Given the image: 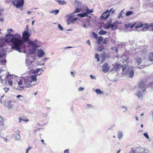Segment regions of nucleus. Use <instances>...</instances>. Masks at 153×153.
<instances>
[{
	"mask_svg": "<svg viewBox=\"0 0 153 153\" xmlns=\"http://www.w3.org/2000/svg\"><path fill=\"white\" fill-rule=\"evenodd\" d=\"M37 75H33L30 76H27L23 78L24 85L25 87L30 88L33 85L32 84L33 82L37 81Z\"/></svg>",
	"mask_w": 153,
	"mask_h": 153,
	"instance_id": "obj_2",
	"label": "nucleus"
},
{
	"mask_svg": "<svg viewBox=\"0 0 153 153\" xmlns=\"http://www.w3.org/2000/svg\"><path fill=\"white\" fill-rule=\"evenodd\" d=\"M31 149V148L30 147H28V149H27L28 150L30 149Z\"/></svg>",
	"mask_w": 153,
	"mask_h": 153,
	"instance_id": "obj_61",
	"label": "nucleus"
},
{
	"mask_svg": "<svg viewBox=\"0 0 153 153\" xmlns=\"http://www.w3.org/2000/svg\"><path fill=\"white\" fill-rule=\"evenodd\" d=\"M41 70V69H40V68H37L35 71L34 73H35V74H37L39 71H40Z\"/></svg>",
	"mask_w": 153,
	"mask_h": 153,
	"instance_id": "obj_39",
	"label": "nucleus"
},
{
	"mask_svg": "<svg viewBox=\"0 0 153 153\" xmlns=\"http://www.w3.org/2000/svg\"><path fill=\"white\" fill-rule=\"evenodd\" d=\"M16 37H14V35L12 34H7L5 37V41L8 43H11L12 46L11 49L16 50L19 52H25L26 46L24 44V42L29 39L31 35L27 31H24L22 33V39H20V34L16 33L15 34Z\"/></svg>",
	"mask_w": 153,
	"mask_h": 153,
	"instance_id": "obj_1",
	"label": "nucleus"
},
{
	"mask_svg": "<svg viewBox=\"0 0 153 153\" xmlns=\"http://www.w3.org/2000/svg\"><path fill=\"white\" fill-rule=\"evenodd\" d=\"M71 74L73 76V77L74 76V73H73V72L72 71L71 72Z\"/></svg>",
	"mask_w": 153,
	"mask_h": 153,
	"instance_id": "obj_53",
	"label": "nucleus"
},
{
	"mask_svg": "<svg viewBox=\"0 0 153 153\" xmlns=\"http://www.w3.org/2000/svg\"><path fill=\"white\" fill-rule=\"evenodd\" d=\"M4 90L5 92H7L9 90V88H6L5 87L4 88Z\"/></svg>",
	"mask_w": 153,
	"mask_h": 153,
	"instance_id": "obj_43",
	"label": "nucleus"
},
{
	"mask_svg": "<svg viewBox=\"0 0 153 153\" xmlns=\"http://www.w3.org/2000/svg\"><path fill=\"white\" fill-rule=\"evenodd\" d=\"M148 85L149 87H153V82H150Z\"/></svg>",
	"mask_w": 153,
	"mask_h": 153,
	"instance_id": "obj_44",
	"label": "nucleus"
},
{
	"mask_svg": "<svg viewBox=\"0 0 153 153\" xmlns=\"http://www.w3.org/2000/svg\"><path fill=\"white\" fill-rule=\"evenodd\" d=\"M39 42L36 40H35L34 42H33L31 41H30L29 42V45L31 46L32 47L34 48L35 49H33L32 52L30 51L31 53H34L36 52L35 49L37 48L40 47L39 43H38Z\"/></svg>",
	"mask_w": 153,
	"mask_h": 153,
	"instance_id": "obj_4",
	"label": "nucleus"
},
{
	"mask_svg": "<svg viewBox=\"0 0 153 153\" xmlns=\"http://www.w3.org/2000/svg\"><path fill=\"white\" fill-rule=\"evenodd\" d=\"M80 10H81L79 8H77L75 10L74 12V13H76L79 12H80Z\"/></svg>",
	"mask_w": 153,
	"mask_h": 153,
	"instance_id": "obj_33",
	"label": "nucleus"
},
{
	"mask_svg": "<svg viewBox=\"0 0 153 153\" xmlns=\"http://www.w3.org/2000/svg\"><path fill=\"white\" fill-rule=\"evenodd\" d=\"M95 57L97 59V61L98 62H99L100 61V59L99 58V56L98 54L96 53L95 55Z\"/></svg>",
	"mask_w": 153,
	"mask_h": 153,
	"instance_id": "obj_30",
	"label": "nucleus"
},
{
	"mask_svg": "<svg viewBox=\"0 0 153 153\" xmlns=\"http://www.w3.org/2000/svg\"><path fill=\"white\" fill-rule=\"evenodd\" d=\"M23 80L22 79L19 80V81L18 82V84L19 85V86L18 87V89L19 90H22L24 89L25 87L24 85H23L22 86H21V85H22L23 84Z\"/></svg>",
	"mask_w": 153,
	"mask_h": 153,
	"instance_id": "obj_10",
	"label": "nucleus"
},
{
	"mask_svg": "<svg viewBox=\"0 0 153 153\" xmlns=\"http://www.w3.org/2000/svg\"><path fill=\"white\" fill-rule=\"evenodd\" d=\"M77 16L81 17H84L87 16V13L85 12L83 13H80L77 15Z\"/></svg>",
	"mask_w": 153,
	"mask_h": 153,
	"instance_id": "obj_21",
	"label": "nucleus"
},
{
	"mask_svg": "<svg viewBox=\"0 0 153 153\" xmlns=\"http://www.w3.org/2000/svg\"><path fill=\"white\" fill-rule=\"evenodd\" d=\"M7 79H11L13 78V76H12L11 75H8L7 76Z\"/></svg>",
	"mask_w": 153,
	"mask_h": 153,
	"instance_id": "obj_40",
	"label": "nucleus"
},
{
	"mask_svg": "<svg viewBox=\"0 0 153 153\" xmlns=\"http://www.w3.org/2000/svg\"><path fill=\"white\" fill-rule=\"evenodd\" d=\"M41 142L43 144H45V143H44V141L43 139L41 140Z\"/></svg>",
	"mask_w": 153,
	"mask_h": 153,
	"instance_id": "obj_58",
	"label": "nucleus"
},
{
	"mask_svg": "<svg viewBox=\"0 0 153 153\" xmlns=\"http://www.w3.org/2000/svg\"><path fill=\"white\" fill-rule=\"evenodd\" d=\"M122 71L123 72H124V71L126 70V65H124L123 66L122 65Z\"/></svg>",
	"mask_w": 153,
	"mask_h": 153,
	"instance_id": "obj_36",
	"label": "nucleus"
},
{
	"mask_svg": "<svg viewBox=\"0 0 153 153\" xmlns=\"http://www.w3.org/2000/svg\"><path fill=\"white\" fill-rule=\"evenodd\" d=\"M150 27H151L152 30L153 31V22L150 24Z\"/></svg>",
	"mask_w": 153,
	"mask_h": 153,
	"instance_id": "obj_45",
	"label": "nucleus"
},
{
	"mask_svg": "<svg viewBox=\"0 0 153 153\" xmlns=\"http://www.w3.org/2000/svg\"><path fill=\"white\" fill-rule=\"evenodd\" d=\"M64 153H69L68 149H66L64 152Z\"/></svg>",
	"mask_w": 153,
	"mask_h": 153,
	"instance_id": "obj_50",
	"label": "nucleus"
},
{
	"mask_svg": "<svg viewBox=\"0 0 153 153\" xmlns=\"http://www.w3.org/2000/svg\"><path fill=\"white\" fill-rule=\"evenodd\" d=\"M122 133L121 132H119L118 135V137L119 139H120L122 137Z\"/></svg>",
	"mask_w": 153,
	"mask_h": 153,
	"instance_id": "obj_32",
	"label": "nucleus"
},
{
	"mask_svg": "<svg viewBox=\"0 0 153 153\" xmlns=\"http://www.w3.org/2000/svg\"><path fill=\"white\" fill-rule=\"evenodd\" d=\"M125 27L126 28H128L130 27V23L125 25Z\"/></svg>",
	"mask_w": 153,
	"mask_h": 153,
	"instance_id": "obj_47",
	"label": "nucleus"
},
{
	"mask_svg": "<svg viewBox=\"0 0 153 153\" xmlns=\"http://www.w3.org/2000/svg\"><path fill=\"white\" fill-rule=\"evenodd\" d=\"M97 39V43L98 45H100L102 41L103 40V38L101 36H100Z\"/></svg>",
	"mask_w": 153,
	"mask_h": 153,
	"instance_id": "obj_16",
	"label": "nucleus"
},
{
	"mask_svg": "<svg viewBox=\"0 0 153 153\" xmlns=\"http://www.w3.org/2000/svg\"><path fill=\"white\" fill-rule=\"evenodd\" d=\"M31 13V12L30 11H27V13L28 14H30V13Z\"/></svg>",
	"mask_w": 153,
	"mask_h": 153,
	"instance_id": "obj_59",
	"label": "nucleus"
},
{
	"mask_svg": "<svg viewBox=\"0 0 153 153\" xmlns=\"http://www.w3.org/2000/svg\"><path fill=\"white\" fill-rule=\"evenodd\" d=\"M119 65H118L117 64H115L114 66V68L116 70H118L119 69Z\"/></svg>",
	"mask_w": 153,
	"mask_h": 153,
	"instance_id": "obj_35",
	"label": "nucleus"
},
{
	"mask_svg": "<svg viewBox=\"0 0 153 153\" xmlns=\"http://www.w3.org/2000/svg\"><path fill=\"white\" fill-rule=\"evenodd\" d=\"M16 135H17V137H16V139L18 140L20 138V131L19 130H18L16 131Z\"/></svg>",
	"mask_w": 153,
	"mask_h": 153,
	"instance_id": "obj_23",
	"label": "nucleus"
},
{
	"mask_svg": "<svg viewBox=\"0 0 153 153\" xmlns=\"http://www.w3.org/2000/svg\"><path fill=\"white\" fill-rule=\"evenodd\" d=\"M143 134L145 137H146L147 139H149V136L148 134L147 133H144Z\"/></svg>",
	"mask_w": 153,
	"mask_h": 153,
	"instance_id": "obj_41",
	"label": "nucleus"
},
{
	"mask_svg": "<svg viewBox=\"0 0 153 153\" xmlns=\"http://www.w3.org/2000/svg\"><path fill=\"white\" fill-rule=\"evenodd\" d=\"M3 138L4 139V140L6 141V142H7V138H5V137H3Z\"/></svg>",
	"mask_w": 153,
	"mask_h": 153,
	"instance_id": "obj_55",
	"label": "nucleus"
},
{
	"mask_svg": "<svg viewBox=\"0 0 153 153\" xmlns=\"http://www.w3.org/2000/svg\"><path fill=\"white\" fill-rule=\"evenodd\" d=\"M59 12V10H53V11H52V13H54L56 14H58Z\"/></svg>",
	"mask_w": 153,
	"mask_h": 153,
	"instance_id": "obj_38",
	"label": "nucleus"
},
{
	"mask_svg": "<svg viewBox=\"0 0 153 153\" xmlns=\"http://www.w3.org/2000/svg\"><path fill=\"white\" fill-rule=\"evenodd\" d=\"M99 45L97 49L98 51L100 52L103 51L105 48L104 45L102 44Z\"/></svg>",
	"mask_w": 153,
	"mask_h": 153,
	"instance_id": "obj_15",
	"label": "nucleus"
},
{
	"mask_svg": "<svg viewBox=\"0 0 153 153\" xmlns=\"http://www.w3.org/2000/svg\"><path fill=\"white\" fill-rule=\"evenodd\" d=\"M135 28L136 29H137L138 28H141L143 26V24L140 22H135Z\"/></svg>",
	"mask_w": 153,
	"mask_h": 153,
	"instance_id": "obj_13",
	"label": "nucleus"
},
{
	"mask_svg": "<svg viewBox=\"0 0 153 153\" xmlns=\"http://www.w3.org/2000/svg\"><path fill=\"white\" fill-rule=\"evenodd\" d=\"M19 122L21 123L22 121L27 122L29 121V120L27 119L26 117L25 116H22L19 117Z\"/></svg>",
	"mask_w": 153,
	"mask_h": 153,
	"instance_id": "obj_11",
	"label": "nucleus"
},
{
	"mask_svg": "<svg viewBox=\"0 0 153 153\" xmlns=\"http://www.w3.org/2000/svg\"><path fill=\"white\" fill-rule=\"evenodd\" d=\"M12 2L16 8L22 7L24 5V0H12Z\"/></svg>",
	"mask_w": 153,
	"mask_h": 153,
	"instance_id": "obj_3",
	"label": "nucleus"
},
{
	"mask_svg": "<svg viewBox=\"0 0 153 153\" xmlns=\"http://www.w3.org/2000/svg\"><path fill=\"white\" fill-rule=\"evenodd\" d=\"M136 62L138 64H140L142 62V60L141 58L138 57L136 59Z\"/></svg>",
	"mask_w": 153,
	"mask_h": 153,
	"instance_id": "obj_20",
	"label": "nucleus"
},
{
	"mask_svg": "<svg viewBox=\"0 0 153 153\" xmlns=\"http://www.w3.org/2000/svg\"><path fill=\"white\" fill-rule=\"evenodd\" d=\"M124 108L125 109V111H126L127 110V108H126V107H123L122 108Z\"/></svg>",
	"mask_w": 153,
	"mask_h": 153,
	"instance_id": "obj_63",
	"label": "nucleus"
},
{
	"mask_svg": "<svg viewBox=\"0 0 153 153\" xmlns=\"http://www.w3.org/2000/svg\"><path fill=\"white\" fill-rule=\"evenodd\" d=\"M84 88L83 87H80L79 88L78 90H79V91H82L83 90H84Z\"/></svg>",
	"mask_w": 153,
	"mask_h": 153,
	"instance_id": "obj_48",
	"label": "nucleus"
},
{
	"mask_svg": "<svg viewBox=\"0 0 153 153\" xmlns=\"http://www.w3.org/2000/svg\"><path fill=\"white\" fill-rule=\"evenodd\" d=\"M137 96L139 98H140L142 97V94L140 91H138L137 93Z\"/></svg>",
	"mask_w": 153,
	"mask_h": 153,
	"instance_id": "obj_28",
	"label": "nucleus"
},
{
	"mask_svg": "<svg viewBox=\"0 0 153 153\" xmlns=\"http://www.w3.org/2000/svg\"><path fill=\"white\" fill-rule=\"evenodd\" d=\"M22 97V96L21 95H19L17 96L16 97L19 98L20 97Z\"/></svg>",
	"mask_w": 153,
	"mask_h": 153,
	"instance_id": "obj_57",
	"label": "nucleus"
},
{
	"mask_svg": "<svg viewBox=\"0 0 153 153\" xmlns=\"http://www.w3.org/2000/svg\"><path fill=\"white\" fill-rule=\"evenodd\" d=\"M129 77L130 78L133 77L134 75V71L133 70H131L130 72H129Z\"/></svg>",
	"mask_w": 153,
	"mask_h": 153,
	"instance_id": "obj_22",
	"label": "nucleus"
},
{
	"mask_svg": "<svg viewBox=\"0 0 153 153\" xmlns=\"http://www.w3.org/2000/svg\"><path fill=\"white\" fill-rule=\"evenodd\" d=\"M112 8L110 10H107L105 12L103 13L100 17L102 19L105 20L106 19L110 16V13L111 11Z\"/></svg>",
	"mask_w": 153,
	"mask_h": 153,
	"instance_id": "obj_5",
	"label": "nucleus"
},
{
	"mask_svg": "<svg viewBox=\"0 0 153 153\" xmlns=\"http://www.w3.org/2000/svg\"><path fill=\"white\" fill-rule=\"evenodd\" d=\"M110 69V67L108 64L105 63L102 65V71L105 73L108 72Z\"/></svg>",
	"mask_w": 153,
	"mask_h": 153,
	"instance_id": "obj_6",
	"label": "nucleus"
},
{
	"mask_svg": "<svg viewBox=\"0 0 153 153\" xmlns=\"http://www.w3.org/2000/svg\"><path fill=\"white\" fill-rule=\"evenodd\" d=\"M77 19V18L76 17H73L72 16H70L69 18L68 19V24H69L71 23H74L75 21Z\"/></svg>",
	"mask_w": 153,
	"mask_h": 153,
	"instance_id": "obj_8",
	"label": "nucleus"
},
{
	"mask_svg": "<svg viewBox=\"0 0 153 153\" xmlns=\"http://www.w3.org/2000/svg\"><path fill=\"white\" fill-rule=\"evenodd\" d=\"M58 26L59 27V28H60V30H63L62 27L61 26V25L60 24Z\"/></svg>",
	"mask_w": 153,
	"mask_h": 153,
	"instance_id": "obj_51",
	"label": "nucleus"
},
{
	"mask_svg": "<svg viewBox=\"0 0 153 153\" xmlns=\"http://www.w3.org/2000/svg\"><path fill=\"white\" fill-rule=\"evenodd\" d=\"M7 31L8 32V33H10V32L13 31V30L11 29H7Z\"/></svg>",
	"mask_w": 153,
	"mask_h": 153,
	"instance_id": "obj_49",
	"label": "nucleus"
},
{
	"mask_svg": "<svg viewBox=\"0 0 153 153\" xmlns=\"http://www.w3.org/2000/svg\"><path fill=\"white\" fill-rule=\"evenodd\" d=\"M135 22L133 24L130 23V27L131 28H132L134 26H135Z\"/></svg>",
	"mask_w": 153,
	"mask_h": 153,
	"instance_id": "obj_37",
	"label": "nucleus"
},
{
	"mask_svg": "<svg viewBox=\"0 0 153 153\" xmlns=\"http://www.w3.org/2000/svg\"><path fill=\"white\" fill-rule=\"evenodd\" d=\"M28 150L27 149L26 150V153H28Z\"/></svg>",
	"mask_w": 153,
	"mask_h": 153,
	"instance_id": "obj_60",
	"label": "nucleus"
},
{
	"mask_svg": "<svg viewBox=\"0 0 153 153\" xmlns=\"http://www.w3.org/2000/svg\"><path fill=\"white\" fill-rule=\"evenodd\" d=\"M95 92L98 94H100L103 93V92L101 91L99 89H97L95 90Z\"/></svg>",
	"mask_w": 153,
	"mask_h": 153,
	"instance_id": "obj_25",
	"label": "nucleus"
},
{
	"mask_svg": "<svg viewBox=\"0 0 153 153\" xmlns=\"http://www.w3.org/2000/svg\"><path fill=\"white\" fill-rule=\"evenodd\" d=\"M150 27V24L147 23L145 24H143V26L142 27L143 28L142 29V30L143 31H146Z\"/></svg>",
	"mask_w": 153,
	"mask_h": 153,
	"instance_id": "obj_12",
	"label": "nucleus"
},
{
	"mask_svg": "<svg viewBox=\"0 0 153 153\" xmlns=\"http://www.w3.org/2000/svg\"><path fill=\"white\" fill-rule=\"evenodd\" d=\"M8 83L11 86H12V84H13V82L11 80H8Z\"/></svg>",
	"mask_w": 153,
	"mask_h": 153,
	"instance_id": "obj_42",
	"label": "nucleus"
},
{
	"mask_svg": "<svg viewBox=\"0 0 153 153\" xmlns=\"http://www.w3.org/2000/svg\"><path fill=\"white\" fill-rule=\"evenodd\" d=\"M146 80H142L139 83V87L140 88H143V92L145 91L146 88L145 87L146 85Z\"/></svg>",
	"mask_w": 153,
	"mask_h": 153,
	"instance_id": "obj_7",
	"label": "nucleus"
},
{
	"mask_svg": "<svg viewBox=\"0 0 153 153\" xmlns=\"http://www.w3.org/2000/svg\"><path fill=\"white\" fill-rule=\"evenodd\" d=\"M87 106H88V108H89L90 107H92L91 105L90 104H88Z\"/></svg>",
	"mask_w": 153,
	"mask_h": 153,
	"instance_id": "obj_54",
	"label": "nucleus"
},
{
	"mask_svg": "<svg viewBox=\"0 0 153 153\" xmlns=\"http://www.w3.org/2000/svg\"><path fill=\"white\" fill-rule=\"evenodd\" d=\"M0 118L1 119L0 120V126H3L4 125V120L2 119L1 117Z\"/></svg>",
	"mask_w": 153,
	"mask_h": 153,
	"instance_id": "obj_31",
	"label": "nucleus"
},
{
	"mask_svg": "<svg viewBox=\"0 0 153 153\" xmlns=\"http://www.w3.org/2000/svg\"><path fill=\"white\" fill-rule=\"evenodd\" d=\"M108 40H107V38H105L103 40V42H102V43L104 44H107L108 43Z\"/></svg>",
	"mask_w": 153,
	"mask_h": 153,
	"instance_id": "obj_29",
	"label": "nucleus"
},
{
	"mask_svg": "<svg viewBox=\"0 0 153 153\" xmlns=\"http://www.w3.org/2000/svg\"><path fill=\"white\" fill-rule=\"evenodd\" d=\"M37 53L38 56L39 57H42L45 54L43 50L40 49L38 50Z\"/></svg>",
	"mask_w": 153,
	"mask_h": 153,
	"instance_id": "obj_14",
	"label": "nucleus"
},
{
	"mask_svg": "<svg viewBox=\"0 0 153 153\" xmlns=\"http://www.w3.org/2000/svg\"><path fill=\"white\" fill-rule=\"evenodd\" d=\"M128 71H126L125 72V73L124 74H127L128 73Z\"/></svg>",
	"mask_w": 153,
	"mask_h": 153,
	"instance_id": "obj_62",
	"label": "nucleus"
},
{
	"mask_svg": "<svg viewBox=\"0 0 153 153\" xmlns=\"http://www.w3.org/2000/svg\"><path fill=\"white\" fill-rule=\"evenodd\" d=\"M119 23L116 21L114 23H113L112 24H111V30H115L117 29V27L118 26Z\"/></svg>",
	"mask_w": 153,
	"mask_h": 153,
	"instance_id": "obj_9",
	"label": "nucleus"
},
{
	"mask_svg": "<svg viewBox=\"0 0 153 153\" xmlns=\"http://www.w3.org/2000/svg\"><path fill=\"white\" fill-rule=\"evenodd\" d=\"M87 43L89 45H91V44L90 43V41L89 40H88L87 42Z\"/></svg>",
	"mask_w": 153,
	"mask_h": 153,
	"instance_id": "obj_52",
	"label": "nucleus"
},
{
	"mask_svg": "<svg viewBox=\"0 0 153 153\" xmlns=\"http://www.w3.org/2000/svg\"><path fill=\"white\" fill-rule=\"evenodd\" d=\"M107 32L105 31H104L103 30H101L100 31L98 32V34L100 35H105L106 34Z\"/></svg>",
	"mask_w": 153,
	"mask_h": 153,
	"instance_id": "obj_19",
	"label": "nucleus"
},
{
	"mask_svg": "<svg viewBox=\"0 0 153 153\" xmlns=\"http://www.w3.org/2000/svg\"><path fill=\"white\" fill-rule=\"evenodd\" d=\"M85 10L86 11V12L85 13H87V15L88 14L92 13L93 12V10H89L88 7H86L85 9Z\"/></svg>",
	"mask_w": 153,
	"mask_h": 153,
	"instance_id": "obj_18",
	"label": "nucleus"
},
{
	"mask_svg": "<svg viewBox=\"0 0 153 153\" xmlns=\"http://www.w3.org/2000/svg\"><path fill=\"white\" fill-rule=\"evenodd\" d=\"M93 34L95 39H97L98 38V35L95 32H93Z\"/></svg>",
	"mask_w": 153,
	"mask_h": 153,
	"instance_id": "obj_34",
	"label": "nucleus"
},
{
	"mask_svg": "<svg viewBox=\"0 0 153 153\" xmlns=\"http://www.w3.org/2000/svg\"><path fill=\"white\" fill-rule=\"evenodd\" d=\"M149 59L151 62H153V53H151L149 54Z\"/></svg>",
	"mask_w": 153,
	"mask_h": 153,
	"instance_id": "obj_17",
	"label": "nucleus"
},
{
	"mask_svg": "<svg viewBox=\"0 0 153 153\" xmlns=\"http://www.w3.org/2000/svg\"><path fill=\"white\" fill-rule=\"evenodd\" d=\"M133 13L132 11H127L126 13V15L127 16H128L132 14Z\"/></svg>",
	"mask_w": 153,
	"mask_h": 153,
	"instance_id": "obj_27",
	"label": "nucleus"
},
{
	"mask_svg": "<svg viewBox=\"0 0 153 153\" xmlns=\"http://www.w3.org/2000/svg\"><path fill=\"white\" fill-rule=\"evenodd\" d=\"M2 75H1L0 76V81L1 82V83H3V79H2Z\"/></svg>",
	"mask_w": 153,
	"mask_h": 153,
	"instance_id": "obj_46",
	"label": "nucleus"
},
{
	"mask_svg": "<svg viewBox=\"0 0 153 153\" xmlns=\"http://www.w3.org/2000/svg\"><path fill=\"white\" fill-rule=\"evenodd\" d=\"M56 1L58 2L60 4L64 5L66 3L65 1H61L60 0H56Z\"/></svg>",
	"mask_w": 153,
	"mask_h": 153,
	"instance_id": "obj_24",
	"label": "nucleus"
},
{
	"mask_svg": "<svg viewBox=\"0 0 153 153\" xmlns=\"http://www.w3.org/2000/svg\"><path fill=\"white\" fill-rule=\"evenodd\" d=\"M136 119L137 121L138 120V119L137 117H136Z\"/></svg>",
	"mask_w": 153,
	"mask_h": 153,
	"instance_id": "obj_64",
	"label": "nucleus"
},
{
	"mask_svg": "<svg viewBox=\"0 0 153 153\" xmlns=\"http://www.w3.org/2000/svg\"><path fill=\"white\" fill-rule=\"evenodd\" d=\"M90 77L92 79H94V77L92 75H90Z\"/></svg>",
	"mask_w": 153,
	"mask_h": 153,
	"instance_id": "obj_56",
	"label": "nucleus"
},
{
	"mask_svg": "<svg viewBox=\"0 0 153 153\" xmlns=\"http://www.w3.org/2000/svg\"><path fill=\"white\" fill-rule=\"evenodd\" d=\"M111 24H106L105 25L104 28L106 29H109L111 28Z\"/></svg>",
	"mask_w": 153,
	"mask_h": 153,
	"instance_id": "obj_26",
	"label": "nucleus"
}]
</instances>
